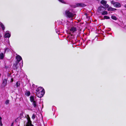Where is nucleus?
I'll use <instances>...</instances> for the list:
<instances>
[{"mask_svg":"<svg viewBox=\"0 0 126 126\" xmlns=\"http://www.w3.org/2000/svg\"><path fill=\"white\" fill-rule=\"evenodd\" d=\"M28 122L26 126H34L32 124V122L30 118L29 115H27V117Z\"/></svg>","mask_w":126,"mask_h":126,"instance_id":"nucleus-3","label":"nucleus"},{"mask_svg":"<svg viewBox=\"0 0 126 126\" xmlns=\"http://www.w3.org/2000/svg\"><path fill=\"white\" fill-rule=\"evenodd\" d=\"M56 32L57 33V31H56Z\"/></svg>","mask_w":126,"mask_h":126,"instance_id":"nucleus-32","label":"nucleus"},{"mask_svg":"<svg viewBox=\"0 0 126 126\" xmlns=\"http://www.w3.org/2000/svg\"><path fill=\"white\" fill-rule=\"evenodd\" d=\"M9 100H6L5 102V103L6 105H7L9 103Z\"/></svg>","mask_w":126,"mask_h":126,"instance_id":"nucleus-20","label":"nucleus"},{"mask_svg":"<svg viewBox=\"0 0 126 126\" xmlns=\"http://www.w3.org/2000/svg\"><path fill=\"white\" fill-rule=\"evenodd\" d=\"M77 29L76 27H71L70 29V34L75 32L77 31Z\"/></svg>","mask_w":126,"mask_h":126,"instance_id":"nucleus-4","label":"nucleus"},{"mask_svg":"<svg viewBox=\"0 0 126 126\" xmlns=\"http://www.w3.org/2000/svg\"><path fill=\"white\" fill-rule=\"evenodd\" d=\"M103 7H99L98 9V12H100L101 10V8H103Z\"/></svg>","mask_w":126,"mask_h":126,"instance_id":"nucleus-24","label":"nucleus"},{"mask_svg":"<svg viewBox=\"0 0 126 126\" xmlns=\"http://www.w3.org/2000/svg\"><path fill=\"white\" fill-rule=\"evenodd\" d=\"M22 65H23V63H22V64L21 65L22 66Z\"/></svg>","mask_w":126,"mask_h":126,"instance_id":"nucleus-34","label":"nucleus"},{"mask_svg":"<svg viewBox=\"0 0 126 126\" xmlns=\"http://www.w3.org/2000/svg\"><path fill=\"white\" fill-rule=\"evenodd\" d=\"M116 10V9L111 7H109L108 9V11H114Z\"/></svg>","mask_w":126,"mask_h":126,"instance_id":"nucleus-11","label":"nucleus"},{"mask_svg":"<svg viewBox=\"0 0 126 126\" xmlns=\"http://www.w3.org/2000/svg\"><path fill=\"white\" fill-rule=\"evenodd\" d=\"M105 7L107 8H108L109 7V5L108 4H105V6H104Z\"/></svg>","mask_w":126,"mask_h":126,"instance_id":"nucleus-26","label":"nucleus"},{"mask_svg":"<svg viewBox=\"0 0 126 126\" xmlns=\"http://www.w3.org/2000/svg\"><path fill=\"white\" fill-rule=\"evenodd\" d=\"M65 14L69 18L73 17L75 15L70 12L69 10H68L65 11Z\"/></svg>","mask_w":126,"mask_h":126,"instance_id":"nucleus-2","label":"nucleus"},{"mask_svg":"<svg viewBox=\"0 0 126 126\" xmlns=\"http://www.w3.org/2000/svg\"><path fill=\"white\" fill-rule=\"evenodd\" d=\"M8 49L7 48H5V50H4V54H5V52L6 51L7 49Z\"/></svg>","mask_w":126,"mask_h":126,"instance_id":"nucleus-28","label":"nucleus"},{"mask_svg":"<svg viewBox=\"0 0 126 126\" xmlns=\"http://www.w3.org/2000/svg\"><path fill=\"white\" fill-rule=\"evenodd\" d=\"M111 3H112L114 6L116 7H119L121 6V4L118 2H114V1H112Z\"/></svg>","mask_w":126,"mask_h":126,"instance_id":"nucleus-5","label":"nucleus"},{"mask_svg":"<svg viewBox=\"0 0 126 126\" xmlns=\"http://www.w3.org/2000/svg\"><path fill=\"white\" fill-rule=\"evenodd\" d=\"M56 32L57 33V31H56Z\"/></svg>","mask_w":126,"mask_h":126,"instance_id":"nucleus-33","label":"nucleus"},{"mask_svg":"<svg viewBox=\"0 0 126 126\" xmlns=\"http://www.w3.org/2000/svg\"><path fill=\"white\" fill-rule=\"evenodd\" d=\"M2 119L1 117H0V121H1V120Z\"/></svg>","mask_w":126,"mask_h":126,"instance_id":"nucleus-29","label":"nucleus"},{"mask_svg":"<svg viewBox=\"0 0 126 126\" xmlns=\"http://www.w3.org/2000/svg\"><path fill=\"white\" fill-rule=\"evenodd\" d=\"M30 100L31 102H32L35 100H34V97L33 96H31L30 97Z\"/></svg>","mask_w":126,"mask_h":126,"instance_id":"nucleus-14","label":"nucleus"},{"mask_svg":"<svg viewBox=\"0 0 126 126\" xmlns=\"http://www.w3.org/2000/svg\"><path fill=\"white\" fill-rule=\"evenodd\" d=\"M111 18L112 19L114 20H117L116 17L114 16H111Z\"/></svg>","mask_w":126,"mask_h":126,"instance_id":"nucleus-18","label":"nucleus"},{"mask_svg":"<svg viewBox=\"0 0 126 126\" xmlns=\"http://www.w3.org/2000/svg\"><path fill=\"white\" fill-rule=\"evenodd\" d=\"M25 94L27 96H29L30 94V93L29 91H27L25 93Z\"/></svg>","mask_w":126,"mask_h":126,"instance_id":"nucleus-16","label":"nucleus"},{"mask_svg":"<svg viewBox=\"0 0 126 126\" xmlns=\"http://www.w3.org/2000/svg\"><path fill=\"white\" fill-rule=\"evenodd\" d=\"M20 83L19 82H17L16 83V85L17 87L19 86L20 85Z\"/></svg>","mask_w":126,"mask_h":126,"instance_id":"nucleus-21","label":"nucleus"},{"mask_svg":"<svg viewBox=\"0 0 126 126\" xmlns=\"http://www.w3.org/2000/svg\"><path fill=\"white\" fill-rule=\"evenodd\" d=\"M125 7L126 8V5H125Z\"/></svg>","mask_w":126,"mask_h":126,"instance_id":"nucleus-31","label":"nucleus"},{"mask_svg":"<svg viewBox=\"0 0 126 126\" xmlns=\"http://www.w3.org/2000/svg\"><path fill=\"white\" fill-rule=\"evenodd\" d=\"M108 14V12L107 11H105L102 13V15H107Z\"/></svg>","mask_w":126,"mask_h":126,"instance_id":"nucleus-19","label":"nucleus"},{"mask_svg":"<svg viewBox=\"0 0 126 126\" xmlns=\"http://www.w3.org/2000/svg\"><path fill=\"white\" fill-rule=\"evenodd\" d=\"M32 104L34 108H36L38 106L37 102V101H35L32 102Z\"/></svg>","mask_w":126,"mask_h":126,"instance_id":"nucleus-7","label":"nucleus"},{"mask_svg":"<svg viewBox=\"0 0 126 126\" xmlns=\"http://www.w3.org/2000/svg\"><path fill=\"white\" fill-rule=\"evenodd\" d=\"M7 83V80L5 79L3 81L2 83L4 86H5Z\"/></svg>","mask_w":126,"mask_h":126,"instance_id":"nucleus-12","label":"nucleus"},{"mask_svg":"<svg viewBox=\"0 0 126 126\" xmlns=\"http://www.w3.org/2000/svg\"><path fill=\"white\" fill-rule=\"evenodd\" d=\"M0 125L1 126H2V124L1 121H0Z\"/></svg>","mask_w":126,"mask_h":126,"instance_id":"nucleus-27","label":"nucleus"},{"mask_svg":"<svg viewBox=\"0 0 126 126\" xmlns=\"http://www.w3.org/2000/svg\"><path fill=\"white\" fill-rule=\"evenodd\" d=\"M104 17L105 19H109L110 18L109 17L106 16H104Z\"/></svg>","mask_w":126,"mask_h":126,"instance_id":"nucleus-23","label":"nucleus"},{"mask_svg":"<svg viewBox=\"0 0 126 126\" xmlns=\"http://www.w3.org/2000/svg\"><path fill=\"white\" fill-rule=\"evenodd\" d=\"M10 34L8 33H5L4 35L5 38H9L10 36Z\"/></svg>","mask_w":126,"mask_h":126,"instance_id":"nucleus-10","label":"nucleus"},{"mask_svg":"<svg viewBox=\"0 0 126 126\" xmlns=\"http://www.w3.org/2000/svg\"><path fill=\"white\" fill-rule=\"evenodd\" d=\"M101 3L104 6H105V4L107 3V1H106L102 0L101 1Z\"/></svg>","mask_w":126,"mask_h":126,"instance_id":"nucleus-13","label":"nucleus"},{"mask_svg":"<svg viewBox=\"0 0 126 126\" xmlns=\"http://www.w3.org/2000/svg\"><path fill=\"white\" fill-rule=\"evenodd\" d=\"M59 0L60 2L62 3H64V1L63 0Z\"/></svg>","mask_w":126,"mask_h":126,"instance_id":"nucleus-25","label":"nucleus"},{"mask_svg":"<svg viewBox=\"0 0 126 126\" xmlns=\"http://www.w3.org/2000/svg\"><path fill=\"white\" fill-rule=\"evenodd\" d=\"M16 58L17 60L16 62H18V63H19V62L21 60L22 61L21 57L19 55H17L16 57Z\"/></svg>","mask_w":126,"mask_h":126,"instance_id":"nucleus-8","label":"nucleus"},{"mask_svg":"<svg viewBox=\"0 0 126 126\" xmlns=\"http://www.w3.org/2000/svg\"><path fill=\"white\" fill-rule=\"evenodd\" d=\"M19 63L18 62H16L15 63H14L13 66V68L14 69H16L18 67V64Z\"/></svg>","mask_w":126,"mask_h":126,"instance_id":"nucleus-6","label":"nucleus"},{"mask_svg":"<svg viewBox=\"0 0 126 126\" xmlns=\"http://www.w3.org/2000/svg\"><path fill=\"white\" fill-rule=\"evenodd\" d=\"M36 94L37 97L41 98L44 95L45 92L44 89L41 87L38 88L36 90Z\"/></svg>","mask_w":126,"mask_h":126,"instance_id":"nucleus-1","label":"nucleus"},{"mask_svg":"<svg viewBox=\"0 0 126 126\" xmlns=\"http://www.w3.org/2000/svg\"><path fill=\"white\" fill-rule=\"evenodd\" d=\"M4 57V54L3 53H1L0 54V59H2Z\"/></svg>","mask_w":126,"mask_h":126,"instance_id":"nucleus-15","label":"nucleus"},{"mask_svg":"<svg viewBox=\"0 0 126 126\" xmlns=\"http://www.w3.org/2000/svg\"><path fill=\"white\" fill-rule=\"evenodd\" d=\"M77 5L78 7H83L85 6V4L82 3H78Z\"/></svg>","mask_w":126,"mask_h":126,"instance_id":"nucleus-9","label":"nucleus"},{"mask_svg":"<svg viewBox=\"0 0 126 126\" xmlns=\"http://www.w3.org/2000/svg\"><path fill=\"white\" fill-rule=\"evenodd\" d=\"M13 125V123L12 124H11V126H12Z\"/></svg>","mask_w":126,"mask_h":126,"instance_id":"nucleus-30","label":"nucleus"},{"mask_svg":"<svg viewBox=\"0 0 126 126\" xmlns=\"http://www.w3.org/2000/svg\"><path fill=\"white\" fill-rule=\"evenodd\" d=\"M35 117V115L34 114H33L32 117V118L33 119H34Z\"/></svg>","mask_w":126,"mask_h":126,"instance_id":"nucleus-22","label":"nucleus"},{"mask_svg":"<svg viewBox=\"0 0 126 126\" xmlns=\"http://www.w3.org/2000/svg\"><path fill=\"white\" fill-rule=\"evenodd\" d=\"M0 25L2 29L3 30H4L5 29V27L3 25L2 23H1L0 24Z\"/></svg>","mask_w":126,"mask_h":126,"instance_id":"nucleus-17","label":"nucleus"}]
</instances>
